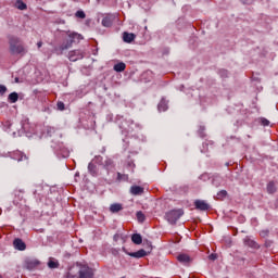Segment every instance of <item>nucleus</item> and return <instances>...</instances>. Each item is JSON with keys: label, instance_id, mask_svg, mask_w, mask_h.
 I'll list each match as a JSON object with an SVG mask.
<instances>
[{"label": "nucleus", "instance_id": "12", "mask_svg": "<svg viewBox=\"0 0 278 278\" xmlns=\"http://www.w3.org/2000/svg\"><path fill=\"white\" fill-rule=\"evenodd\" d=\"M177 260L178 262H180V264H190V262H192V258L190 257V255L186 254V253H181L177 255Z\"/></svg>", "mask_w": 278, "mask_h": 278}, {"label": "nucleus", "instance_id": "37", "mask_svg": "<svg viewBox=\"0 0 278 278\" xmlns=\"http://www.w3.org/2000/svg\"><path fill=\"white\" fill-rule=\"evenodd\" d=\"M56 108H58V110H60L61 112L64 111V109H65L64 102H58V103H56Z\"/></svg>", "mask_w": 278, "mask_h": 278}, {"label": "nucleus", "instance_id": "3", "mask_svg": "<svg viewBox=\"0 0 278 278\" xmlns=\"http://www.w3.org/2000/svg\"><path fill=\"white\" fill-rule=\"evenodd\" d=\"M68 38L70 39H67L66 42H63L61 46L54 48V53H56V55H62L64 51L73 47V42H75V40H81L84 37L77 33H70Z\"/></svg>", "mask_w": 278, "mask_h": 278}, {"label": "nucleus", "instance_id": "1", "mask_svg": "<svg viewBox=\"0 0 278 278\" xmlns=\"http://www.w3.org/2000/svg\"><path fill=\"white\" fill-rule=\"evenodd\" d=\"M9 51L11 55H25L27 53V49H25L21 38L15 36L9 37Z\"/></svg>", "mask_w": 278, "mask_h": 278}, {"label": "nucleus", "instance_id": "14", "mask_svg": "<svg viewBox=\"0 0 278 278\" xmlns=\"http://www.w3.org/2000/svg\"><path fill=\"white\" fill-rule=\"evenodd\" d=\"M123 40L124 42H127V43L134 42V40H136V34L124 31Z\"/></svg>", "mask_w": 278, "mask_h": 278}, {"label": "nucleus", "instance_id": "18", "mask_svg": "<svg viewBox=\"0 0 278 278\" xmlns=\"http://www.w3.org/2000/svg\"><path fill=\"white\" fill-rule=\"evenodd\" d=\"M267 192L268 194H275V192H277V186L275 185V181H269L267 184Z\"/></svg>", "mask_w": 278, "mask_h": 278}, {"label": "nucleus", "instance_id": "30", "mask_svg": "<svg viewBox=\"0 0 278 278\" xmlns=\"http://www.w3.org/2000/svg\"><path fill=\"white\" fill-rule=\"evenodd\" d=\"M219 75L223 79L229 77V72L227 70H219Z\"/></svg>", "mask_w": 278, "mask_h": 278}, {"label": "nucleus", "instance_id": "25", "mask_svg": "<svg viewBox=\"0 0 278 278\" xmlns=\"http://www.w3.org/2000/svg\"><path fill=\"white\" fill-rule=\"evenodd\" d=\"M159 111L160 112H166V110H168V104L166 103V101L162 100L160 103H159Z\"/></svg>", "mask_w": 278, "mask_h": 278}, {"label": "nucleus", "instance_id": "38", "mask_svg": "<svg viewBox=\"0 0 278 278\" xmlns=\"http://www.w3.org/2000/svg\"><path fill=\"white\" fill-rule=\"evenodd\" d=\"M199 179H201L202 181H207V179H210V176L207 174H202L199 176Z\"/></svg>", "mask_w": 278, "mask_h": 278}, {"label": "nucleus", "instance_id": "26", "mask_svg": "<svg viewBox=\"0 0 278 278\" xmlns=\"http://www.w3.org/2000/svg\"><path fill=\"white\" fill-rule=\"evenodd\" d=\"M91 162H93L94 164H99V166H103V164L105 163V161H103V156L101 155L94 156Z\"/></svg>", "mask_w": 278, "mask_h": 278}, {"label": "nucleus", "instance_id": "15", "mask_svg": "<svg viewBox=\"0 0 278 278\" xmlns=\"http://www.w3.org/2000/svg\"><path fill=\"white\" fill-rule=\"evenodd\" d=\"M88 172L90 173V175H92V177H97L99 175V167H97L94 163L91 161L88 164Z\"/></svg>", "mask_w": 278, "mask_h": 278}, {"label": "nucleus", "instance_id": "20", "mask_svg": "<svg viewBox=\"0 0 278 278\" xmlns=\"http://www.w3.org/2000/svg\"><path fill=\"white\" fill-rule=\"evenodd\" d=\"M9 103H16L18 101V93L16 91L11 92L8 97Z\"/></svg>", "mask_w": 278, "mask_h": 278}, {"label": "nucleus", "instance_id": "8", "mask_svg": "<svg viewBox=\"0 0 278 278\" xmlns=\"http://www.w3.org/2000/svg\"><path fill=\"white\" fill-rule=\"evenodd\" d=\"M38 266H40L38 258H28L25 261V268H27V270H34V268H38Z\"/></svg>", "mask_w": 278, "mask_h": 278}, {"label": "nucleus", "instance_id": "43", "mask_svg": "<svg viewBox=\"0 0 278 278\" xmlns=\"http://www.w3.org/2000/svg\"><path fill=\"white\" fill-rule=\"evenodd\" d=\"M21 80L18 79V77H15V84H20Z\"/></svg>", "mask_w": 278, "mask_h": 278}, {"label": "nucleus", "instance_id": "39", "mask_svg": "<svg viewBox=\"0 0 278 278\" xmlns=\"http://www.w3.org/2000/svg\"><path fill=\"white\" fill-rule=\"evenodd\" d=\"M268 230H262L261 231V236H262V238H266L267 236H268Z\"/></svg>", "mask_w": 278, "mask_h": 278}, {"label": "nucleus", "instance_id": "45", "mask_svg": "<svg viewBox=\"0 0 278 278\" xmlns=\"http://www.w3.org/2000/svg\"><path fill=\"white\" fill-rule=\"evenodd\" d=\"M0 278H3V276L0 275Z\"/></svg>", "mask_w": 278, "mask_h": 278}, {"label": "nucleus", "instance_id": "28", "mask_svg": "<svg viewBox=\"0 0 278 278\" xmlns=\"http://www.w3.org/2000/svg\"><path fill=\"white\" fill-rule=\"evenodd\" d=\"M129 177L125 174L117 173V181H127Z\"/></svg>", "mask_w": 278, "mask_h": 278}, {"label": "nucleus", "instance_id": "23", "mask_svg": "<svg viewBox=\"0 0 278 278\" xmlns=\"http://www.w3.org/2000/svg\"><path fill=\"white\" fill-rule=\"evenodd\" d=\"M112 23L113 21H112V17L110 16H106L102 20L103 27H112Z\"/></svg>", "mask_w": 278, "mask_h": 278}, {"label": "nucleus", "instance_id": "16", "mask_svg": "<svg viewBox=\"0 0 278 278\" xmlns=\"http://www.w3.org/2000/svg\"><path fill=\"white\" fill-rule=\"evenodd\" d=\"M130 192L131 194L138 195V194H143L144 192V188L140 187V186H132L130 188Z\"/></svg>", "mask_w": 278, "mask_h": 278}, {"label": "nucleus", "instance_id": "5", "mask_svg": "<svg viewBox=\"0 0 278 278\" xmlns=\"http://www.w3.org/2000/svg\"><path fill=\"white\" fill-rule=\"evenodd\" d=\"M11 160H15V162H29V156L22 151H15L10 154Z\"/></svg>", "mask_w": 278, "mask_h": 278}, {"label": "nucleus", "instance_id": "10", "mask_svg": "<svg viewBox=\"0 0 278 278\" xmlns=\"http://www.w3.org/2000/svg\"><path fill=\"white\" fill-rule=\"evenodd\" d=\"M127 255L129 257H135L136 260H140L141 257H147L148 252L144 249L138 250L137 252H128Z\"/></svg>", "mask_w": 278, "mask_h": 278}, {"label": "nucleus", "instance_id": "22", "mask_svg": "<svg viewBox=\"0 0 278 278\" xmlns=\"http://www.w3.org/2000/svg\"><path fill=\"white\" fill-rule=\"evenodd\" d=\"M15 8L17 10H27V4L25 2H23V0H16Z\"/></svg>", "mask_w": 278, "mask_h": 278}, {"label": "nucleus", "instance_id": "31", "mask_svg": "<svg viewBox=\"0 0 278 278\" xmlns=\"http://www.w3.org/2000/svg\"><path fill=\"white\" fill-rule=\"evenodd\" d=\"M227 197V190H222L217 193V199H225Z\"/></svg>", "mask_w": 278, "mask_h": 278}, {"label": "nucleus", "instance_id": "33", "mask_svg": "<svg viewBox=\"0 0 278 278\" xmlns=\"http://www.w3.org/2000/svg\"><path fill=\"white\" fill-rule=\"evenodd\" d=\"M8 92V87L5 85H0V94L3 97Z\"/></svg>", "mask_w": 278, "mask_h": 278}, {"label": "nucleus", "instance_id": "6", "mask_svg": "<svg viewBox=\"0 0 278 278\" xmlns=\"http://www.w3.org/2000/svg\"><path fill=\"white\" fill-rule=\"evenodd\" d=\"M102 166H103V169L106 170L108 175H110V173H114V170L116 168L114 161L110 157H106L104 160V164Z\"/></svg>", "mask_w": 278, "mask_h": 278}, {"label": "nucleus", "instance_id": "21", "mask_svg": "<svg viewBox=\"0 0 278 278\" xmlns=\"http://www.w3.org/2000/svg\"><path fill=\"white\" fill-rule=\"evenodd\" d=\"M131 241L134 244H140L142 242V236H140V233H134L131 236Z\"/></svg>", "mask_w": 278, "mask_h": 278}, {"label": "nucleus", "instance_id": "4", "mask_svg": "<svg viewBox=\"0 0 278 278\" xmlns=\"http://www.w3.org/2000/svg\"><path fill=\"white\" fill-rule=\"evenodd\" d=\"M184 215V210H172L165 214L166 220L169 223V225H177V220L181 218Z\"/></svg>", "mask_w": 278, "mask_h": 278}, {"label": "nucleus", "instance_id": "11", "mask_svg": "<svg viewBox=\"0 0 278 278\" xmlns=\"http://www.w3.org/2000/svg\"><path fill=\"white\" fill-rule=\"evenodd\" d=\"M243 244L245 247H249L250 249H260V244H257V242H255V240L251 239V237H245L243 239Z\"/></svg>", "mask_w": 278, "mask_h": 278}, {"label": "nucleus", "instance_id": "32", "mask_svg": "<svg viewBox=\"0 0 278 278\" xmlns=\"http://www.w3.org/2000/svg\"><path fill=\"white\" fill-rule=\"evenodd\" d=\"M75 16L77 18H86V13L84 11H77Z\"/></svg>", "mask_w": 278, "mask_h": 278}, {"label": "nucleus", "instance_id": "27", "mask_svg": "<svg viewBox=\"0 0 278 278\" xmlns=\"http://www.w3.org/2000/svg\"><path fill=\"white\" fill-rule=\"evenodd\" d=\"M146 216H144V213H142V211H138L137 212V220L139 222V223H144V220H146Z\"/></svg>", "mask_w": 278, "mask_h": 278}, {"label": "nucleus", "instance_id": "40", "mask_svg": "<svg viewBox=\"0 0 278 278\" xmlns=\"http://www.w3.org/2000/svg\"><path fill=\"white\" fill-rule=\"evenodd\" d=\"M119 239H121L119 233L114 235V237H113L114 242H118Z\"/></svg>", "mask_w": 278, "mask_h": 278}, {"label": "nucleus", "instance_id": "17", "mask_svg": "<svg viewBox=\"0 0 278 278\" xmlns=\"http://www.w3.org/2000/svg\"><path fill=\"white\" fill-rule=\"evenodd\" d=\"M121 210H123V204L121 203H114V204H111L110 206V212H112V214H116L121 212Z\"/></svg>", "mask_w": 278, "mask_h": 278}, {"label": "nucleus", "instance_id": "36", "mask_svg": "<svg viewBox=\"0 0 278 278\" xmlns=\"http://www.w3.org/2000/svg\"><path fill=\"white\" fill-rule=\"evenodd\" d=\"M208 260H211V262H216V260H218V254L212 253L208 255Z\"/></svg>", "mask_w": 278, "mask_h": 278}, {"label": "nucleus", "instance_id": "24", "mask_svg": "<svg viewBox=\"0 0 278 278\" xmlns=\"http://www.w3.org/2000/svg\"><path fill=\"white\" fill-rule=\"evenodd\" d=\"M213 186H215V188H219V186L223 184V178L215 176L212 180Z\"/></svg>", "mask_w": 278, "mask_h": 278}, {"label": "nucleus", "instance_id": "42", "mask_svg": "<svg viewBox=\"0 0 278 278\" xmlns=\"http://www.w3.org/2000/svg\"><path fill=\"white\" fill-rule=\"evenodd\" d=\"M37 47H38V49H40V47H42V41H38Z\"/></svg>", "mask_w": 278, "mask_h": 278}, {"label": "nucleus", "instance_id": "44", "mask_svg": "<svg viewBox=\"0 0 278 278\" xmlns=\"http://www.w3.org/2000/svg\"><path fill=\"white\" fill-rule=\"evenodd\" d=\"M265 247H270V244H268V243H265Z\"/></svg>", "mask_w": 278, "mask_h": 278}, {"label": "nucleus", "instance_id": "7", "mask_svg": "<svg viewBox=\"0 0 278 278\" xmlns=\"http://www.w3.org/2000/svg\"><path fill=\"white\" fill-rule=\"evenodd\" d=\"M70 62H77V60H84V52L80 50H73L68 52Z\"/></svg>", "mask_w": 278, "mask_h": 278}, {"label": "nucleus", "instance_id": "19", "mask_svg": "<svg viewBox=\"0 0 278 278\" xmlns=\"http://www.w3.org/2000/svg\"><path fill=\"white\" fill-rule=\"evenodd\" d=\"M127 67V65H125V63L121 62L114 65L113 70L116 73H123V71H125V68Z\"/></svg>", "mask_w": 278, "mask_h": 278}, {"label": "nucleus", "instance_id": "29", "mask_svg": "<svg viewBox=\"0 0 278 278\" xmlns=\"http://www.w3.org/2000/svg\"><path fill=\"white\" fill-rule=\"evenodd\" d=\"M48 266H49L50 268H59L60 263H58V262H55V261H49V262H48Z\"/></svg>", "mask_w": 278, "mask_h": 278}, {"label": "nucleus", "instance_id": "9", "mask_svg": "<svg viewBox=\"0 0 278 278\" xmlns=\"http://www.w3.org/2000/svg\"><path fill=\"white\" fill-rule=\"evenodd\" d=\"M194 207L200 212H207V210H210V204H207V202H205L204 200H195Z\"/></svg>", "mask_w": 278, "mask_h": 278}, {"label": "nucleus", "instance_id": "34", "mask_svg": "<svg viewBox=\"0 0 278 278\" xmlns=\"http://www.w3.org/2000/svg\"><path fill=\"white\" fill-rule=\"evenodd\" d=\"M146 244L148 247L147 248L148 249L147 253L149 254L153 251V245L151 244V242L149 240H146Z\"/></svg>", "mask_w": 278, "mask_h": 278}, {"label": "nucleus", "instance_id": "13", "mask_svg": "<svg viewBox=\"0 0 278 278\" xmlns=\"http://www.w3.org/2000/svg\"><path fill=\"white\" fill-rule=\"evenodd\" d=\"M13 245L17 251H25L27 249V245L18 238L13 241Z\"/></svg>", "mask_w": 278, "mask_h": 278}, {"label": "nucleus", "instance_id": "35", "mask_svg": "<svg viewBox=\"0 0 278 278\" xmlns=\"http://www.w3.org/2000/svg\"><path fill=\"white\" fill-rule=\"evenodd\" d=\"M261 123L263 125V127H268V125H270V121L266 119V118H261Z\"/></svg>", "mask_w": 278, "mask_h": 278}, {"label": "nucleus", "instance_id": "41", "mask_svg": "<svg viewBox=\"0 0 278 278\" xmlns=\"http://www.w3.org/2000/svg\"><path fill=\"white\" fill-rule=\"evenodd\" d=\"M242 3H247V4L253 3V0H242Z\"/></svg>", "mask_w": 278, "mask_h": 278}, {"label": "nucleus", "instance_id": "2", "mask_svg": "<svg viewBox=\"0 0 278 278\" xmlns=\"http://www.w3.org/2000/svg\"><path fill=\"white\" fill-rule=\"evenodd\" d=\"M76 270L78 273L75 274V268H71L70 271L66 274V278H92L94 274L92 269L88 267V265H77Z\"/></svg>", "mask_w": 278, "mask_h": 278}]
</instances>
